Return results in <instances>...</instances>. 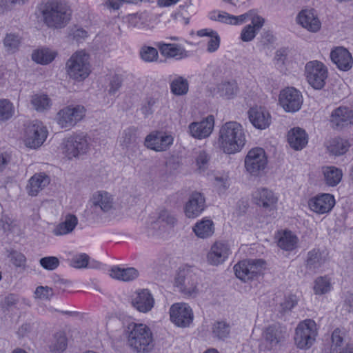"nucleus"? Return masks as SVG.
<instances>
[{"label":"nucleus","mask_w":353,"mask_h":353,"mask_svg":"<svg viewBox=\"0 0 353 353\" xmlns=\"http://www.w3.org/2000/svg\"><path fill=\"white\" fill-rule=\"evenodd\" d=\"M37 9L43 23L51 29H61L70 20L71 12L68 6L59 0H48L40 3Z\"/></svg>","instance_id":"1"},{"label":"nucleus","mask_w":353,"mask_h":353,"mask_svg":"<svg viewBox=\"0 0 353 353\" xmlns=\"http://www.w3.org/2000/svg\"><path fill=\"white\" fill-rule=\"evenodd\" d=\"M219 147L226 154H234L241 150L245 144L243 126L236 121L226 122L219 130Z\"/></svg>","instance_id":"2"},{"label":"nucleus","mask_w":353,"mask_h":353,"mask_svg":"<svg viewBox=\"0 0 353 353\" xmlns=\"http://www.w3.org/2000/svg\"><path fill=\"white\" fill-rule=\"evenodd\" d=\"M128 343L137 352H148L152 349L153 336L150 327L142 323L128 326Z\"/></svg>","instance_id":"3"},{"label":"nucleus","mask_w":353,"mask_h":353,"mask_svg":"<svg viewBox=\"0 0 353 353\" xmlns=\"http://www.w3.org/2000/svg\"><path fill=\"white\" fill-rule=\"evenodd\" d=\"M66 71L69 77L77 81H83L90 72L89 54L84 51L74 53L66 63Z\"/></svg>","instance_id":"4"},{"label":"nucleus","mask_w":353,"mask_h":353,"mask_svg":"<svg viewBox=\"0 0 353 353\" xmlns=\"http://www.w3.org/2000/svg\"><path fill=\"white\" fill-rule=\"evenodd\" d=\"M317 336L316 324L314 320L306 319L296 327L294 342L300 349H309L314 343Z\"/></svg>","instance_id":"5"},{"label":"nucleus","mask_w":353,"mask_h":353,"mask_svg":"<svg viewBox=\"0 0 353 353\" xmlns=\"http://www.w3.org/2000/svg\"><path fill=\"white\" fill-rule=\"evenodd\" d=\"M265 265V262L263 259L243 260L234 266V270L237 278L246 282L261 275Z\"/></svg>","instance_id":"6"},{"label":"nucleus","mask_w":353,"mask_h":353,"mask_svg":"<svg viewBox=\"0 0 353 353\" xmlns=\"http://www.w3.org/2000/svg\"><path fill=\"white\" fill-rule=\"evenodd\" d=\"M63 145V152L69 159L85 154L90 149L88 137L83 132L70 137Z\"/></svg>","instance_id":"7"},{"label":"nucleus","mask_w":353,"mask_h":353,"mask_svg":"<svg viewBox=\"0 0 353 353\" xmlns=\"http://www.w3.org/2000/svg\"><path fill=\"white\" fill-rule=\"evenodd\" d=\"M305 73L309 84L314 89L320 90L325 84L327 78V69L321 61H309L305 66Z\"/></svg>","instance_id":"8"},{"label":"nucleus","mask_w":353,"mask_h":353,"mask_svg":"<svg viewBox=\"0 0 353 353\" xmlns=\"http://www.w3.org/2000/svg\"><path fill=\"white\" fill-rule=\"evenodd\" d=\"M279 103L285 112H296L301 108L303 96L297 89L288 87L280 92Z\"/></svg>","instance_id":"9"},{"label":"nucleus","mask_w":353,"mask_h":353,"mask_svg":"<svg viewBox=\"0 0 353 353\" xmlns=\"http://www.w3.org/2000/svg\"><path fill=\"white\" fill-rule=\"evenodd\" d=\"M287 328L279 323L268 325L263 332V337L268 349L274 350L281 346L287 338Z\"/></svg>","instance_id":"10"},{"label":"nucleus","mask_w":353,"mask_h":353,"mask_svg":"<svg viewBox=\"0 0 353 353\" xmlns=\"http://www.w3.org/2000/svg\"><path fill=\"white\" fill-rule=\"evenodd\" d=\"M85 109L82 105H69L57 113V122L61 128H70L74 126L85 116Z\"/></svg>","instance_id":"11"},{"label":"nucleus","mask_w":353,"mask_h":353,"mask_svg":"<svg viewBox=\"0 0 353 353\" xmlns=\"http://www.w3.org/2000/svg\"><path fill=\"white\" fill-rule=\"evenodd\" d=\"M267 163L265 150L261 148H252L245 158V168L254 176H258L265 168Z\"/></svg>","instance_id":"12"},{"label":"nucleus","mask_w":353,"mask_h":353,"mask_svg":"<svg viewBox=\"0 0 353 353\" xmlns=\"http://www.w3.org/2000/svg\"><path fill=\"white\" fill-rule=\"evenodd\" d=\"M48 135V131L43 123L34 121L26 128L24 142L27 147L36 149L40 147Z\"/></svg>","instance_id":"13"},{"label":"nucleus","mask_w":353,"mask_h":353,"mask_svg":"<svg viewBox=\"0 0 353 353\" xmlns=\"http://www.w3.org/2000/svg\"><path fill=\"white\" fill-rule=\"evenodd\" d=\"M170 316L171 321L176 325L185 327L192 322L193 312L188 304L176 303L170 307Z\"/></svg>","instance_id":"14"},{"label":"nucleus","mask_w":353,"mask_h":353,"mask_svg":"<svg viewBox=\"0 0 353 353\" xmlns=\"http://www.w3.org/2000/svg\"><path fill=\"white\" fill-rule=\"evenodd\" d=\"M172 136L165 132L154 131L146 136L144 141L145 147L156 152L166 151L173 143Z\"/></svg>","instance_id":"15"},{"label":"nucleus","mask_w":353,"mask_h":353,"mask_svg":"<svg viewBox=\"0 0 353 353\" xmlns=\"http://www.w3.org/2000/svg\"><path fill=\"white\" fill-rule=\"evenodd\" d=\"M205 208V199L203 195L198 192H192L184 206V212L189 219L199 216Z\"/></svg>","instance_id":"16"},{"label":"nucleus","mask_w":353,"mask_h":353,"mask_svg":"<svg viewBox=\"0 0 353 353\" xmlns=\"http://www.w3.org/2000/svg\"><path fill=\"white\" fill-rule=\"evenodd\" d=\"M231 253L229 245L224 241H216L208 253L207 259L210 264L218 265L223 263Z\"/></svg>","instance_id":"17"},{"label":"nucleus","mask_w":353,"mask_h":353,"mask_svg":"<svg viewBox=\"0 0 353 353\" xmlns=\"http://www.w3.org/2000/svg\"><path fill=\"white\" fill-rule=\"evenodd\" d=\"M214 125V117L209 115L201 121L191 123L188 128L192 137L198 139H202L210 135L213 130Z\"/></svg>","instance_id":"18"},{"label":"nucleus","mask_w":353,"mask_h":353,"mask_svg":"<svg viewBox=\"0 0 353 353\" xmlns=\"http://www.w3.org/2000/svg\"><path fill=\"white\" fill-rule=\"evenodd\" d=\"M297 23L311 32H318L321 27V23L314 9L301 10L296 17Z\"/></svg>","instance_id":"19"},{"label":"nucleus","mask_w":353,"mask_h":353,"mask_svg":"<svg viewBox=\"0 0 353 353\" xmlns=\"http://www.w3.org/2000/svg\"><path fill=\"white\" fill-rule=\"evenodd\" d=\"M332 61L342 71H348L353 65L351 53L344 47L339 46L332 50L330 52Z\"/></svg>","instance_id":"20"},{"label":"nucleus","mask_w":353,"mask_h":353,"mask_svg":"<svg viewBox=\"0 0 353 353\" xmlns=\"http://www.w3.org/2000/svg\"><path fill=\"white\" fill-rule=\"evenodd\" d=\"M330 122L336 129L353 124V110L346 106L336 108L331 114Z\"/></svg>","instance_id":"21"},{"label":"nucleus","mask_w":353,"mask_h":353,"mask_svg":"<svg viewBox=\"0 0 353 353\" xmlns=\"http://www.w3.org/2000/svg\"><path fill=\"white\" fill-rule=\"evenodd\" d=\"M248 114L250 123L257 129H266L271 123V115L264 108L252 107Z\"/></svg>","instance_id":"22"},{"label":"nucleus","mask_w":353,"mask_h":353,"mask_svg":"<svg viewBox=\"0 0 353 353\" xmlns=\"http://www.w3.org/2000/svg\"><path fill=\"white\" fill-rule=\"evenodd\" d=\"M335 204L334 196L330 194H323L310 199L308 202L311 210L319 214L330 212Z\"/></svg>","instance_id":"23"},{"label":"nucleus","mask_w":353,"mask_h":353,"mask_svg":"<svg viewBox=\"0 0 353 353\" xmlns=\"http://www.w3.org/2000/svg\"><path fill=\"white\" fill-rule=\"evenodd\" d=\"M161 54L166 58H173L180 60L188 57L187 51L176 43H165L160 41L155 43Z\"/></svg>","instance_id":"24"},{"label":"nucleus","mask_w":353,"mask_h":353,"mask_svg":"<svg viewBox=\"0 0 353 353\" xmlns=\"http://www.w3.org/2000/svg\"><path fill=\"white\" fill-rule=\"evenodd\" d=\"M194 277L191 274H185L184 271L181 272L175 278V285L183 294L192 296L196 292V281Z\"/></svg>","instance_id":"25"},{"label":"nucleus","mask_w":353,"mask_h":353,"mask_svg":"<svg viewBox=\"0 0 353 353\" xmlns=\"http://www.w3.org/2000/svg\"><path fill=\"white\" fill-rule=\"evenodd\" d=\"M132 303L138 311L146 313L153 307L154 300L150 291L147 289H143L137 292Z\"/></svg>","instance_id":"26"},{"label":"nucleus","mask_w":353,"mask_h":353,"mask_svg":"<svg viewBox=\"0 0 353 353\" xmlns=\"http://www.w3.org/2000/svg\"><path fill=\"white\" fill-rule=\"evenodd\" d=\"M253 196L256 204L265 209L274 208L278 200L273 192L267 188L257 190Z\"/></svg>","instance_id":"27"},{"label":"nucleus","mask_w":353,"mask_h":353,"mask_svg":"<svg viewBox=\"0 0 353 353\" xmlns=\"http://www.w3.org/2000/svg\"><path fill=\"white\" fill-rule=\"evenodd\" d=\"M327 260L324 251L314 248L307 254L305 267L308 270L316 272L319 270Z\"/></svg>","instance_id":"28"},{"label":"nucleus","mask_w":353,"mask_h":353,"mask_svg":"<svg viewBox=\"0 0 353 353\" xmlns=\"http://www.w3.org/2000/svg\"><path fill=\"white\" fill-rule=\"evenodd\" d=\"M288 141L291 148L295 150H301L307 143V135L304 130L294 128L288 132Z\"/></svg>","instance_id":"29"},{"label":"nucleus","mask_w":353,"mask_h":353,"mask_svg":"<svg viewBox=\"0 0 353 353\" xmlns=\"http://www.w3.org/2000/svg\"><path fill=\"white\" fill-rule=\"evenodd\" d=\"M265 23L263 17H256L253 19L252 24L246 25L241 30L240 39L244 42L252 41L258 32L261 30Z\"/></svg>","instance_id":"30"},{"label":"nucleus","mask_w":353,"mask_h":353,"mask_svg":"<svg viewBox=\"0 0 353 353\" xmlns=\"http://www.w3.org/2000/svg\"><path fill=\"white\" fill-rule=\"evenodd\" d=\"M192 230L197 237L207 239L214 234V225L211 219L203 218L195 223Z\"/></svg>","instance_id":"31"},{"label":"nucleus","mask_w":353,"mask_h":353,"mask_svg":"<svg viewBox=\"0 0 353 353\" xmlns=\"http://www.w3.org/2000/svg\"><path fill=\"white\" fill-rule=\"evenodd\" d=\"M49 183V178L46 174L43 173L35 174L29 179V183L27 185L28 192L31 196H36Z\"/></svg>","instance_id":"32"},{"label":"nucleus","mask_w":353,"mask_h":353,"mask_svg":"<svg viewBox=\"0 0 353 353\" xmlns=\"http://www.w3.org/2000/svg\"><path fill=\"white\" fill-rule=\"evenodd\" d=\"M110 276L123 281H130L138 277L139 272L134 268H122L114 266L111 268Z\"/></svg>","instance_id":"33"},{"label":"nucleus","mask_w":353,"mask_h":353,"mask_svg":"<svg viewBox=\"0 0 353 353\" xmlns=\"http://www.w3.org/2000/svg\"><path fill=\"white\" fill-rule=\"evenodd\" d=\"M77 223V217L74 214H68L65 216V220L56 226L53 233L57 236L67 234L73 231Z\"/></svg>","instance_id":"34"},{"label":"nucleus","mask_w":353,"mask_h":353,"mask_svg":"<svg viewBox=\"0 0 353 353\" xmlns=\"http://www.w3.org/2000/svg\"><path fill=\"white\" fill-rule=\"evenodd\" d=\"M298 237L290 230H285L278 239V246L285 251H292L297 247Z\"/></svg>","instance_id":"35"},{"label":"nucleus","mask_w":353,"mask_h":353,"mask_svg":"<svg viewBox=\"0 0 353 353\" xmlns=\"http://www.w3.org/2000/svg\"><path fill=\"white\" fill-rule=\"evenodd\" d=\"M239 88L235 81H224L217 85V93L227 99H232L238 93Z\"/></svg>","instance_id":"36"},{"label":"nucleus","mask_w":353,"mask_h":353,"mask_svg":"<svg viewBox=\"0 0 353 353\" xmlns=\"http://www.w3.org/2000/svg\"><path fill=\"white\" fill-rule=\"evenodd\" d=\"M22 43L21 37L17 33H7L3 40V46L8 53L19 50Z\"/></svg>","instance_id":"37"},{"label":"nucleus","mask_w":353,"mask_h":353,"mask_svg":"<svg viewBox=\"0 0 353 353\" xmlns=\"http://www.w3.org/2000/svg\"><path fill=\"white\" fill-rule=\"evenodd\" d=\"M324 179L329 186H336L341 181L342 170L334 166L326 167L323 170Z\"/></svg>","instance_id":"38"},{"label":"nucleus","mask_w":353,"mask_h":353,"mask_svg":"<svg viewBox=\"0 0 353 353\" xmlns=\"http://www.w3.org/2000/svg\"><path fill=\"white\" fill-rule=\"evenodd\" d=\"M170 90L176 96H182L188 93L189 90V83L186 79L178 76L170 82Z\"/></svg>","instance_id":"39"},{"label":"nucleus","mask_w":353,"mask_h":353,"mask_svg":"<svg viewBox=\"0 0 353 353\" xmlns=\"http://www.w3.org/2000/svg\"><path fill=\"white\" fill-rule=\"evenodd\" d=\"M68 346V339L63 332H57L54 335L53 340L49 346L50 352L62 353Z\"/></svg>","instance_id":"40"},{"label":"nucleus","mask_w":353,"mask_h":353,"mask_svg":"<svg viewBox=\"0 0 353 353\" xmlns=\"http://www.w3.org/2000/svg\"><path fill=\"white\" fill-rule=\"evenodd\" d=\"M350 145L347 140L338 137L331 141L327 148L330 153L336 156H340L348 150Z\"/></svg>","instance_id":"41"},{"label":"nucleus","mask_w":353,"mask_h":353,"mask_svg":"<svg viewBox=\"0 0 353 353\" xmlns=\"http://www.w3.org/2000/svg\"><path fill=\"white\" fill-rule=\"evenodd\" d=\"M55 58V54L48 48H41L34 50L32 59L35 62L46 65L52 62Z\"/></svg>","instance_id":"42"},{"label":"nucleus","mask_w":353,"mask_h":353,"mask_svg":"<svg viewBox=\"0 0 353 353\" xmlns=\"http://www.w3.org/2000/svg\"><path fill=\"white\" fill-rule=\"evenodd\" d=\"M112 198L108 192L99 194L98 199L94 202L95 210L99 208L103 212H108L112 208Z\"/></svg>","instance_id":"43"},{"label":"nucleus","mask_w":353,"mask_h":353,"mask_svg":"<svg viewBox=\"0 0 353 353\" xmlns=\"http://www.w3.org/2000/svg\"><path fill=\"white\" fill-rule=\"evenodd\" d=\"M332 289L330 279L327 276H319L314 281V291L316 294L322 295Z\"/></svg>","instance_id":"44"},{"label":"nucleus","mask_w":353,"mask_h":353,"mask_svg":"<svg viewBox=\"0 0 353 353\" xmlns=\"http://www.w3.org/2000/svg\"><path fill=\"white\" fill-rule=\"evenodd\" d=\"M31 104L39 112H43L50 108V99L45 94H35L32 96Z\"/></svg>","instance_id":"45"},{"label":"nucleus","mask_w":353,"mask_h":353,"mask_svg":"<svg viewBox=\"0 0 353 353\" xmlns=\"http://www.w3.org/2000/svg\"><path fill=\"white\" fill-rule=\"evenodd\" d=\"M230 327L225 321H217L213 324L212 334L219 339H225L229 336Z\"/></svg>","instance_id":"46"},{"label":"nucleus","mask_w":353,"mask_h":353,"mask_svg":"<svg viewBox=\"0 0 353 353\" xmlns=\"http://www.w3.org/2000/svg\"><path fill=\"white\" fill-rule=\"evenodd\" d=\"M139 54L141 59L145 62H154L159 58L157 50L150 46H143L141 47Z\"/></svg>","instance_id":"47"},{"label":"nucleus","mask_w":353,"mask_h":353,"mask_svg":"<svg viewBox=\"0 0 353 353\" xmlns=\"http://www.w3.org/2000/svg\"><path fill=\"white\" fill-rule=\"evenodd\" d=\"M209 18L212 21L232 25V15L224 11L213 10L209 13Z\"/></svg>","instance_id":"48"},{"label":"nucleus","mask_w":353,"mask_h":353,"mask_svg":"<svg viewBox=\"0 0 353 353\" xmlns=\"http://www.w3.org/2000/svg\"><path fill=\"white\" fill-rule=\"evenodd\" d=\"M135 141V130L134 128H129L123 131L120 142L123 148L128 149L131 145L134 143Z\"/></svg>","instance_id":"49"},{"label":"nucleus","mask_w":353,"mask_h":353,"mask_svg":"<svg viewBox=\"0 0 353 353\" xmlns=\"http://www.w3.org/2000/svg\"><path fill=\"white\" fill-rule=\"evenodd\" d=\"M12 113V104L6 99H0V121L9 119Z\"/></svg>","instance_id":"50"},{"label":"nucleus","mask_w":353,"mask_h":353,"mask_svg":"<svg viewBox=\"0 0 353 353\" xmlns=\"http://www.w3.org/2000/svg\"><path fill=\"white\" fill-rule=\"evenodd\" d=\"M54 295V290L48 286H38L34 291L36 299L44 301H49Z\"/></svg>","instance_id":"51"},{"label":"nucleus","mask_w":353,"mask_h":353,"mask_svg":"<svg viewBox=\"0 0 353 353\" xmlns=\"http://www.w3.org/2000/svg\"><path fill=\"white\" fill-rule=\"evenodd\" d=\"M89 256L85 253L74 256L70 262V265L75 268H86L89 262Z\"/></svg>","instance_id":"52"},{"label":"nucleus","mask_w":353,"mask_h":353,"mask_svg":"<svg viewBox=\"0 0 353 353\" xmlns=\"http://www.w3.org/2000/svg\"><path fill=\"white\" fill-rule=\"evenodd\" d=\"M297 303V298L295 295L285 296L283 301L280 303L279 311L283 313L289 312L296 305Z\"/></svg>","instance_id":"53"},{"label":"nucleus","mask_w":353,"mask_h":353,"mask_svg":"<svg viewBox=\"0 0 353 353\" xmlns=\"http://www.w3.org/2000/svg\"><path fill=\"white\" fill-rule=\"evenodd\" d=\"M68 36L77 42H81L82 40H84L88 37V34L83 28L74 26L70 29Z\"/></svg>","instance_id":"54"},{"label":"nucleus","mask_w":353,"mask_h":353,"mask_svg":"<svg viewBox=\"0 0 353 353\" xmlns=\"http://www.w3.org/2000/svg\"><path fill=\"white\" fill-rule=\"evenodd\" d=\"M40 265L46 270H54L59 265V261L56 256L43 257L39 261Z\"/></svg>","instance_id":"55"},{"label":"nucleus","mask_w":353,"mask_h":353,"mask_svg":"<svg viewBox=\"0 0 353 353\" xmlns=\"http://www.w3.org/2000/svg\"><path fill=\"white\" fill-rule=\"evenodd\" d=\"M11 261L17 267H24L26 262L25 255L18 251L12 250L9 255Z\"/></svg>","instance_id":"56"},{"label":"nucleus","mask_w":353,"mask_h":353,"mask_svg":"<svg viewBox=\"0 0 353 353\" xmlns=\"http://www.w3.org/2000/svg\"><path fill=\"white\" fill-rule=\"evenodd\" d=\"M209 161V155L203 150L200 151L196 158V163L200 170H204L207 168Z\"/></svg>","instance_id":"57"},{"label":"nucleus","mask_w":353,"mask_h":353,"mask_svg":"<svg viewBox=\"0 0 353 353\" xmlns=\"http://www.w3.org/2000/svg\"><path fill=\"white\" fill-rule=\"evenodd\" d=\"M343 335L344 332L339 328H336L333 331L332 334V345L335 346V348L333 350L334 351L338 352L336 348L342 345L343 342Z\"/></svg>","instance_id":"58"},{"label":"nucleus","mask_w":353,"mask_h":353,"mask_svg":"<svg viewBox=\"0 0 353 353\" xmlns=\"http://www.w3.org/2000/svg\"><path fill=\"white\" fill-rule=\"evenodd\" d=\"M127 19L130 26L138 27L143 23V14L139 12L130 14L127 17Z\"/></svg>","instance_id":"59"},{"label":"nucleus","mask_w":353,"mask_h":353,"mask_svg":"<svg viewBox=\"0 0 353 353\" xmlns=\"http://www.w3.org/2000/svg\"><path fill=\"white\" fill-rule=\"evenodd\" d=\"M122 82V78L119 75L113 76L110 83L109 93L112 95L115 94L121 87Z\"/></svg>","instance_id":"60"},{"label":"nucleus","mask_w":353,"mask_h":353,"mask_svg":"<svg viewBox=\"0 0 353 353\" xmlns=\"http://www.w3.org/2000/svg\"><path fill=\"white\" fill-rule=\"evenodd\" d=\"M157 99L154 97H148L145 103L141 107L142 113L145 116L151 114L154 111V106L157 103Z\"/></svg>","instance_id":"61"},{"label":"nucleus","mask_w":353,"mask_h":353,"mask_svg":"<svg viewBox=\"0 0 353 353\" xmlns=\"http://www.w3.org/2000/svg\"><path fill=\"white\" fill-rule=\"evenodd\" d=\"M220 37L217 32L212 34L208 41V51L210 52H215L219 47Z\"/></svg>","instance_id":"62"},{"label":"nucleus","mask_w":353,"mask_h":353,"mask_svg":"<svg viewBox=\"0 0 353 353\" xmlns=\"http://www.w3.org/2000/svg\"><path fill=\"white\" fill-rule=\"evenodd\" d=\"M159 220L166 223L168 225H174L176 222L175 217L171 214L168 210H162L159 214Z\"/></svg>","instance_id":"63"},{"label":"nucleus","mask_w":353,"mask_h":353,"mask_svg":"<svg viewBox=\"0 0 353 353\" xmlns=\"http://www.w3.org/2000/svg\"><path fill=\"white\" fill-rule=\"evenodd\" d=\"M10 161V157L7 153L0 154V172L3 171L8 163Z\"/></svg>","instance_id":"64"}]
</instances>
